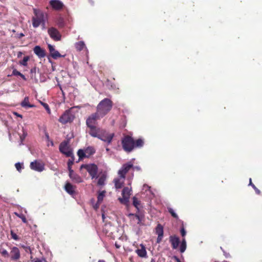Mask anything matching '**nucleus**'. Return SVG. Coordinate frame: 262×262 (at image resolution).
<instances>
[{
	"label": "nucleus",
	"instance_id": "1",
	"mask_svg": "<svg viewBox=\"0 0 262 262\" xmlns=\"http://www.w3.org/2000/svg\"><path fill=\"white\" fill-rule=\"evenodd\" d=\"M144 144V140L139 138L135 140L134 138L128 135H125L121 140V144L123 150L130 152L135 148H141L143 146Z\"/></svg>",
	"mask_w": 262,
	"mask_h": 262
},
{
	"label": "nucleus",
	"instance_id": "2",
	"mask_svg": "<svg viewBox=\"0 0 262 262\" xmlns=\"http://www.w3.org/2000/svg\"><path fill=\"white\" fill-rule=\"evenodd\" d=\"M113 103L108 98H104L101 100L97 106L96 113L103 118L111 110Z\"/></svg>",
	"mask_w": 262,
	"mask_h": 262
},
{
	"label": "nucleus",
	"instance_id": "3",
	"mask_svg": "<svg viewBox=\"0 0 262 262\" xmlns=\"http://www.w3.org/2000/svg\"><path fill=\"white\" fill-rule=\"evenodd\" d=\"M91 136L95 138H98L101 140L110 144L111 143L113 137H114V134H109L105 130L101 128H98L90 135Z\"/></svg>",
	"mask_w": 262,
	"mask_h": 262
},
{
	"label": "nucleus",
	"instance_id": "4",
	"mask_svg": "<svg viewBox=\"0 0 262 262\" xmlns=\"http://www.w3.org/2000/svg\"><path fill=\"white\" fill-rule=\"evenodd\" d=\"M102 117L96 112L91 114L86 120V124L89 128V133L91 135L96 131L99 127L96 126L97 121L100 120Z\"/></svg>",
	"mask_w": 262,
	"mask_h": 262
},
{
	"label": "nucleus",
	"instance_id": "5",
	"mask_svg": "<svg viewBox=\"0 0 262 262\" xmlns=\"http://www.w3.org/2000/svg\"><path fill=\"white\" fill-rule=\"evenodd\" d=\"M83 168L86 170L92 179L96 177L98 172V167L95 164H82L80 167V169L81 170Z\"/></svg>",
	"mask_w": 262,
	"mask_h": 262
},
{
	"label": "nucleus",
	"instance_id": "6",
	"mask_svg": "<svg viewBox=\"0 0 262 262\" xmlns=\"http://www.w3.org/2000/svg\"><path fill=\"white\" fill-rule=\"evenodd\" d=\"M132 188L128 187L123 188L122 191V198H119V202L123 204H126L129 202V199L131 195Z\"/></svg>",
	"mask_w": 262,
	"mask_h": 262
},
{
	"label": "nucleus",
	"instance_id": "7",
	"mask_svg": "<svg viewBox=\"0 0 262 262\" xmlns=\"http://www.w3.org/2000/svg\"><path fill=\"white\" fill-rule=\"evenodd\" d=\"M133 167V164L128 162L123 164L121 169L118 171V174L120 177L125 178V176L131 168Z\"/></svg>",
	"mask_w": 262,
	"mask_h": 262
},
{
	"label": "nucleus",
	"instance_id": "8",
	"mask_svg": "<svg viewBox=\"0 0 262 262\" xmlns=\"http://www.w3.org/2000/svg\"><path fill=\"white\" fill-rule=\"evenodd\" d=\"M30 166L31 169L38 172H41L45 169L44 164L37 160L31 162Z\"/></svg>",
	"mask_w": 262,
	"mask_h": 262
},
{
	"label": "nucleus",
	"instance_id": "9",
	"mask_svg": "<svg viewBox=\"0 0 262 262\" xmlns=\"http://www.w3.org/2000/svg\"><path fill=\"white\" fill-rule=\"evenodd\" d=\"M48 32L51 38L55 41H59L61 39V34L55 28L52 27L48 29Z\"/></svg>",
	"mask_w": 262,
	"mask_h": 262
},
{
	"label": "nucleus",
	"instance_id": "10",
	"mask_svg": "<svg viewBox=\"0 0 262 262\" xmlns=\"http://www.w3.org/2000/svg\"><path fill=\"white\" fill-rule=\"evenodd\" d=\"M49 3L52 9L56 11H60L64 7L63 3L59 0H51Z\"/></svg>",
	"mask_w": 262,
	"mask_h": 262
},
{
	"label": "nucleus",
	"instance_id": "11",
	"mask_svg": "<svg viewBox=\"0 0 262 262\" xmlns=\"http://www.w3.org/2000/svg\"><path fill=\"white\" fill-rule=\"evenodd\" d=\"M77 108L75 107H71L68 111H67V122H71L75 118Z\"/></svg>",
	"mask_w": 262,
	"mask_h": 262
},
{
	"label": "nucleus",
	"instance_id": "12",
	"mask_svg": "<svg viewBox=\"0 0 262 262\" xmlns=\"http://www.w3.org/2000/svg\"><path fill=\"white\" fill-rule=\"evenodd\" d=\"M169 242L173 249H177L180 243V238L176 235H171L169 237Z\"/></svg>",
	"mask_w": 262,
	"mask_h": 262
},
{
	"label": "nucleus",
	"instance_id": "13",
	"mask_svg": "<svg viewBox=\"0 0 262 262\" xmlns=\"http://www.w3.org/2000/svg\"><path fill=\"white\" fill-rule=\"evenodd\" d=\"M76 186L71 184L69 182H67V192L74 198L77 194L76 192Z\"/></svg>",
	"mask_w": 262,
	"mask_h": 262
},
{
	"label": "nucleus",
	"instance_id": "14",
	"mask_svg": "<svg viewBox=\"0 0 262 262\" xmlns=\"http://www.w3.org/2000/svg\"><path fill=\"white\" fill-rule=\"evenodd\" d=\"M10 257L12 260H17L20 257V252L18 248L13 247L11 248Z\"/></svg>",
	"mask_w": 262,
	"mask_h": 262
},
{
	"label": "nucleus",
	"instance_id": "15",
	"mask_svg": "<svg viewBox=\"0 0 262 262\" xmlns=\"http://www.w3.org/2000/svg\"><path fill=\"white\" fill-rule=\"evenodd\" d=\"M69 177L70 179L72 180V182L79 183L82 181V179L79 176L74 172V171L71 169L69 170Z\"/></svg>",
	"mask_w": 262,
	"mask_h": 262
},
{
	"label": "nucleus",
	"instance_id": "16",
	"mask_svg": "<svg viewBox=\"0 0 262 262\" xmlns=\"http://www.w3.org/2000/svg\"><path fill=\"white\" fill-rule=\"evenodd\" d=\"M141 249H138L136 250V253L138 256L142 258H146L147 257V252L145 246L143 244L140 245Z\"/></svg>",
	"mask_w": 262,
	"mask_h": 262
},
{
	"label": "nucleus",
	"instance_id": "17",
	"mask_svg": "<svg viewBox=\"0 0 262 262\" xmlns=\"http://www.w3.org/2000/svg\"><path fill=\"white\" fill-rule=\"evenodd\" d=\"M48 49L51 54V56L54 59H57L61 56L60 53L54 49V47L50 44H48Z\"/></svg>",
	"mask_w": 262,
	"mask_h": 262
},
{
	"label": "nucleus",
	"instance_id": "18",
	"mask_svg": "<svg viewBox=\"0 0 262 262\" xmlns=\"http://www.w3.org/2000/svg\"><path fill=\"white\" fill-rule=\"evenodd\" d=\"M33 51L34 53L40 58L44 57L46 55L45 51L38 46H35Z\"/></svg>",
	"mask_w": 262,
	"mask_h": 262
},
{
	"label": "nucleus",
	"instance_id": "19",
	"mask_svg": "<svg viewBox=\"0 0 262 262\" xmlns=\"http://www.w3.org/2000/svg\"><path fill=\"white\" fill-rule=\"evenodd\" d=\"M125 178L120 177L119 178H116L114 180V183L116 189H120L122 187L124 183Z\"/></svg>",
	"mask_w": 262,
	"mask_h": 262
},
{
	"label": "nucleus",
	"instance_id": "20",
	"mask_svg": "<svg viewBox=\"0 0 262 262\" xmlns=\"http://www.w3.org/2000/svg\"><path fill=\"white\" fill-rule=\"evenodd\" d=\"M42 17L40 16L36 15V17H33L32 19V25L34 28L38 27L42 21Z\"/></svg>",
	"mask_w": 262,
	"mask_h": 262
},
{
	"label": "nucleus",
	"instance_id": "21",
	"mask_svg": "<svg viewBox=\"0 0 262 262\" xmlns=\"http://www.w3.org/2000/svg\"><path fill=\"white\" fill-rule=\"evenodd\" d=\"M7 246V245L5 244H3L0 246V253L5 258H8L10 257L9 253L5 249V246Z\"/></svg>",
	"mask_w": 262,
	"mask_h": 262
},
{
	"label": "nucleus",
	"instance_id": "22",
	"mask_svg": "<svg viewBox=\"0 0 262 262\" xmlns=\"http://www.w3.org/2000/svg\"><path fill=\"white\" fill-rule=\"evenodd\" d=\"M129 216H134L136 217V219L138 220V224H140L141 222H142L144 218V215L142 213H139V212L138 213L135 214L130 213L129 214Z\"/></svg>",
	"mask_w": 262,
	"mask_h": 262
},
{
	"label": "nucleus",
	"instance_id": "23",
	"mask_svg": "<svg viewBox=\"0 0 262 262\" xmlns=\"http://www.w3.org/2000/svg\"><path fill=\"white\" fill-rule=\"evenodd\" d=\"M133 204L134 206L138 210V212H139V208L141 206V202L136 197L134 196L133 198Z\"/></svg>",
	"mask_w": 262,
	"mask_h": 262
},
{
	"label": "nucleus",
	"instance_id": "24",
	"mask_svg": "<svg viewBox=\"0 0 262 262\" xmlns=\"http://www.w3.org/2000/svg\"><path fill=\"white\" fill-rule=\"evenodd\" d=\"M84 151L87 157H89V156L93 155L95 152V149L91 146L87 147L84 149Z\"/></svg>",
	"mask_w": 262,
	"mask_h": 262
},
{
	"label": "nucleus",
	"instance_id": "25",
	"mask_svg": "<svg viewBox=\"0 0 262 262\" xmlns=\"http://www.w3.org/2000/svg\"><path fill=\"white\" fill-rule=\"evenodd\" d=\"M56 23L59 27L62 28L64 26V19L63 17L61 16H58L57 20H56Z\"/></svg>",
	"mask_w": 262,
	"mask_h": 262
},
{
	"label": "nucleus",
	"instance_id": "26",
	"mask_svg": "<svg viewBox=\"0 0 262 262\" xmlns=\"http://www.w3.org/2000/svg\"><path fill=\"white\" fill-rule=\"evenodd\" d=\"M156 232L158 235L163 236V226L158 224L156 228Z\"/></svg>",
	"mask_w": 262,
	"mask_h": 262
},
{
	"label": "nucleus",
	"instance_id": "27",
	"mask_svg": "<svg viewBox=\"0 0 262 262\" xmlns=\"http://www.w3.org/2000/svg\"><path fill=\"white\" fill-rule=\"evenodd\" d=\"M106 191L105 190H103L102 191L99 192L98 197H97V204H100L102 202L104 197L105 196V194Z\"/></svg>",
	"mask_w": 262,
	"mask_h": 262
},
{
	"label": "nucleus",
	"instance_id": "28",
	"mask_svg": "<svg viewBox=\"0 0 262 262\" xmlns=\"http://www.w3.org/2000/svg\"><path fill=\"white\" fill-rule=\"evenodd\" d=\"M75 47L77 51H80L85 47V45L83 41H80L76 43Z\"/></svg>",
	"mask_w": 262,
	"mask_h": 262
},
{
	"label": "nucleus",
	"instance_id": "29",
	"mask_svg": "<svg viewBox=\"0 0 262 262\" xmlns=\"http://www.w3.org/2000/svg\"><path fill=\"white\" fill-rule=\"evenodd\" d=\"M21 106L24 107H32L33 105L29 104L28 97H25L24 101L21 102Z\"/></svg>",
	"mask_w": 262,
	"mask_h": 262
},
{
	"label": "nucleus",
	"instance_id": "30",
	"mask_svg": "<svg viewBox=\"0 0 262 262\" xmlns=\"http://www.w3.org/2000/svg\"><path fill=\"white\" fill-rule=\"evenodd\" d=\"M186 249V239L184 238L181 243L180 251L181 253L184 252Z\"/></svg>",
	"mask_w": 262,
	"mask_h": 262
},
{
	"label": "nucleus",
	"instance_id": "31",
	"mask_svg": "<svg viewBox=\"0 0 262 262\" xmlns=\"http://www.w3.org/2000/svg\"><path fill=\"white\" fill-rule=\"evenodd\" d=\"M77 155L79 157V160L87 157L84 150L83 149H79L77 152Z\"/></svg>",
	"mask_w": 262,
	"mask_h": 262
},
{
	"label": "nucleus",
	"instance_id": "32",
	"mask_svg": "<svg viewBox=\"0 0 262 262\" xmlns=\"http://www.w3.org/2000/svg\"><path fill=\"white\" fill-rule=\"evenodd\" d=\"M60 151L64 155H66V141H63L59 146Z\"/></svg>",
	"mask_w": 262,
	"mask_h": 262
},
{
	"label": "nucleus",
	"instance_id": "33",
	"mask_svg": "<svg viewBox=\"0 0 262 262\" xmlns=\"http://www.w3.org/2000/svg\"><path fill=\"white\" fill-rule=\"evenodd\" d=\"M167 209H168V212L171 215V216L176 219H178V215L174 212V210H173V209H172L171 208H167Z\"/></svg>",
	"mask_w": 262,
	"mask_h": 262
},
{
	"label": "nucleus",
	"instance_id": "34",
	"mask_svg": "<svg viewBox=\"0 0 262 262\" xmlns=\"http://www.w3.org/2000/svg\"><path fill=\"white\" fill-rule=\"evenodd\" d=\"M68 143L67 141V157H74L73 152L71 149H70L68 146Z\"/></svg>",
	"mask_w": 262,
	"mask_h": 262
},
{
	"label": "nucleus",
	"instance_id": "35",
	"mask_svg": "<svg viewBox=\"0 0 262 262\" xmlns=\"http://www.w3.org/2000/svg\"><path fill=\"white\" fill-rule=\"evenodd\" d=\"M249 181H250L249 185H251L253 187V188L254 189L256 193L257 194H259V195L260 194V193H261L260 191L257 188H256V187L255 186L254 184H253L252 183L251 178L250 179Z\"/></svg>",
	"mask_w": 262,
	"mask_h": 262
},
{
	"label": "nucleus",
	"instance_id": "36",
	"mask_svg": "<svg viewBox=\"0 0 262 262\" xmlns=\"http://www.w3.org/2000/svg\"><path fill=\"white\" fill-rule=\"evenodd\" d=\"M74 161V157H71V158L69 160L68 162V169L71 170L72 169V165L73 164Z\"/></svg>",
	"mask_w": 262,
	"mask_h": 262
},
{
	"label": "nucleus",
	"instance_id": "37",
	"mask_svg": "<svg viewBox=\"0 0 262 262\" xmlns=\"http://www.w3.org/2000/svg\"><path fill=\"white\" fill-rule=\"evenodd\" d=\"M29 59V56H25L23 59V60L20 61V64L24 66H26L27 65V62Z\"/></svg>",
	"mask_w": 262,
	"mask_h": 262
},
{
	"label": "nucleus",
	"instance_id": "38",
	"mask_svg": "<svg viewBox=\"0 0 262 262\" xmlns=\"http://www.w3.org/2000/svg\"><path fill=\"white\" fill-rule=\"evenodd\" d=\"M105 180V179L104 177H101L98 179V182H97V184L98 185H100V186L104 185Z\"/></svg>",
	"mask_w": 262,
	"mask_h": 262
},
{
	"label": "nucleus",
	"instance_id": "39",
	"mask_svg": "<svg viewBox=\"0 0 262 262\" xmlns=\"http://www.w3.org/2000/svg\"><path fill=\"white\" fill-rule=\"evenodd\" d=\"M15 214L17 216H18V217L20 218L22 220V221L24 223H27V220H26V217H25V215L24 214H18V213H17L16 212H15Z\"/></svg>",
	"mask_w": 262,
	"mask_h": 262
},
{
	"label": "nucleus",
	"instance_id": "40",
	"mask_svg": "<svg viewBox=\"0 0 262 262\" xmlns=\"http://www.w3.org/2000/svg\"><path fill=\"white\" fill-rule=\"evenodd\" d=\"M65 116H66V112H64L62 115H61V116L60 117V118L59 119V121L61 123H62V124H66V118H65Z\"/></svg>",
	"mask_w": 262,
	"mask_h": 262
},
{
	"label": "nucleus",
	"instance_id": "41",
	"mask_svg": "<svg viewBox=\"0 0 262 262\" xmlns=\"http://www.w3.org/2000/svg\"><path fill=\"white\" fill-rule=\"evenodd\" d=\"M40 103L45 107V108L47 112L49 114H50L51 113V111H50V110L49 105L47 103H43V102H40Z\"/></svg>",
	"mask_w": 262,
	"mask_h": 262
},
{
	"label": "nucleus",
	"instance_id": "42",
	"mask_svg": "<svg viewBox=\"0 0 262 262\" xmlns=\"http://www.w3.org/2000/svg\"><path fill=\"white\" fill-rule=\"evenodd\" d=\"M15 168L18 171H20L21 170V168H23L22 165L20 163H16L15 164Z\"/></svg>",
	"mask_w": 262,
	"mask_h": 262
},
{
	"label": "nucleus",
	"instance_id": "43",
	"mask_svg": "<svg viewBox=\"0 0 262 262\" xmlns=\"http://www.w3.org/2000/svg\"><path fill=\"white\" fill-rule=\"evenodd\" d=\"M11 235L13 239L15 240L18 239V236L12 230L11 231Z\"/></svg>",
	"mask_w": 262,
	"mask_h": 262
},
{
	"label": "nucleus",
	"instance_id": "44",
	"mask_svg": "<svg viewBox=\"0 0 262 262\" xmlns=\"http://www.w3.org/2000/svg\"><path fill=\"white\" fill-rule=\"evenodd\" d=\"M12 74L15 76H20L21 75V73L17 71L16 69H14L12 71Z\"/></svg>",
	"mask_w": 262,
	"mask_h": 262
},
{
	"label": "nucleus",
	"instance_id": "45",
	"mask_svg": "<svg viewBox=\"0 0 262 262\" xmlns=\"http://www.w3.org/2000/svg\"><path fill=\"white\" fill-rule=\"evenodd\" d=\"M180 232H181V234L183 237L185 236V235L186 234V232L183 227L181 229Z\"/></svg>",
	"mask_w": 262,
	"mask_h": 262
},
{
	"label": "nucleus",
	"instance_id": "46",
	"mask_svg": "<svg viewBox=\"0 0 262 262\" xmlns=\"http://www.w3.org/2000/svg\"><path fill=\"white\" fill-rule=\"evenodd\" d=\"M163 236L158 235V237H157V243H160L161 242Z\"/></svg>",
	"mask_w": 262,
	"mask_h": 262
},
{
	"label": "nucleus",
	"instance_id": "47",
	"mask_svg": "<svg viewBox=\"0 0 262 262\" xmlns=\"http://www.w3.org/2000/svg\"><path fill=\"white\" fill-rule=\"evenodd\" d=\"M67 22L68 21L69 23L72 21V19L70 18L69 16L67 14ZM68 27V24H67V28Z\"/></svg>",
	"mask_w": 262,
	"mask_h": 262
},
{
	"label": "nucleus",
	"instance_id": "48",
	"mask_svg": "<svg viewBox=\"0 0 262 262\" xmlns=\"http://www.w3.org/2000/svg\"><path fill=\"white\" fill-rule=\"evenodd\" d=\"M14 114L15 115H16V116L19 117H20V118H22V117H23V116H22V115H21L19 114L18 113H16V112H14Z\"/></svg>",
	"mask_w": 262,
	"mask_h": 262
},
{
	"label": "nucleus",
	"instance_id": "49",
	"mask_svg": "<svg viewBox=\"0 0 262 262\" xmlns=\"http://www.w3.org/2000/svg\"><path fill=\"white\" fill-rule=\"evenodd\" d=\"M23 36H24V34L23 33H19V34H18V37L19 38H20L21 37H22Z\"/></svg>",
	"mask_w": 262,
	"mask_h": 262
},
{
	"label": "nucleus",
	"instance_id": "50",
	"mask_svg": "<svg viewBox=\"0 0 262 262\" xmlns=\"http://www.w3.org/2000/svg\"><path fill=\"white\" fill-rule=\"evenodd\" d=\"M19 76H20L24 80H26L25 76L23 74L21 73V75Z\"/></svg>",
	"mask_w": 262,
	"mask_h": 262
},
{
	"label": "nucleus",
	"instance_id": "51",
	"mask_svg": "<svg viewBox=\"0 0 262 262\" xmlns=\"http://www.w3.org/2000/svg\"><path fill=\"white\" fill-rule=\"evenodd\" d=\"M175 259L176 260V262H181L179 258L177 257H175Z\"/></svg>",
	"mask_w": 262,
	"mask_h": 262
},
{
	"label": "nucleus",
	"instance_id": "52",
	"mask_svg": "<svg viewBox=\"0 0 262 262\" xmlns=\"http://www.w3.org/2000/svg\"><path fill=\"white\" fill-rule=\"evenodd\" d=\"M22 53L21 52H19L17 54L18 57H19L21 56Z\"/></svg>",
	"mask_w": 262,
	"mask_h": 262
},
{
	"label": "nucleus",
	"instance_id": "53",
	"mask_svg": "<svg viewBox=\"0 0 262 262\" xmlns=\"http://www.w3.org/2000/svg\"><path fill=\"white\" fill-rule=\"evenodd\" d=\"M60 90H61V91L62 92V95L63 96V99H64V92H63V91L62 90V89L61 88H60Z\"/></svg>",
	"mask_w": 262,
	"mask_h": 262
},
{
	"label": "nucleus",
	"instance_id": "54",
	"mask_svg": "<svg viewBox=\"0 0 262 262\" xmlns=\"http://www.w3.org/2000/svg\"><path fill=\"white\" fill-rule=\"evenodd\" d=\"M115 246H116V247L117 248H118H118H120V247L119 245H118V244H117L116 243L115 244Z\"/></svg>",
	"mask_w": 262,
	"mask_h": 262
},
{
	"label": "nucleus",
	"instance_id": "55",
	"mask_svg": "<svg viewBox=\"0 0 262 262\" xmlns=\"http://www.w3.org/2000/svg\"><path fill=\"white\" fill-rule=\"evenodd\" d=\"M151 262H155V260L153 258L151 259Z\"/></svg>",
	"mask_w": 262,
	"mask_h": 262
},
{
	"label": "nucleus",
	"instance_id": "56",
	"mask_svg": "<svg viewBox=\"0 0 262 262\" xmlns=\"http://www.w3.org/2000/svg\"><path fill=\"white\" fill-rule=\"evenodd\" d=\"M63 188L66 190V184L63 186Z\"/></svg>",
	"mask_w": 262,
	"mask_h": 262
},
{
	"label": "nucleus",
	"instance_id": "57",
	"mask_svg": "<svg viewBox=\"0 0 262 262\" xmlns=\"http://www.w3.org/2000/svg\"><path fill=\"white\" fill-rule=\"evenodd\" d=\"M51 144H52V145H53V142H51Z\"/></svg>",
	"mask_w": 262,
	"mask_h": 262
},
{
	"label": "nucleus",
	"instance_id": "58",
	"mask_svg": "<svg viewBox=\"0 0 262 262\" xmlns=\"http://www.w3.org/2000/svg\"><path fill=\"white\" fill-rule=\"evenodd\" d=\"M31 72H34V71H33V70H31Z\"/></svg>",
	"mask_w": 262,
	"mask_h": 262
},
{
	"label": "nucleus",
	"instance_id": "59",
	"mask_svg": "<svg viewBox=\"0 0 262 262\" xmlns=\"http://www.w3.org/2000/svg\"><path fill=\"white\" fill-rule=\"evenodd\" d=\"M31 72H34V71H33V70H31Z\"/></svg>",
	"mask_w": 262,
	"mask_h": 262
},
{
	"label": "nucleus",
	"instance_id": "60",
	"mask_svg": "<svg viewBox=\"0 0 262 262\" xmlns=\"http://www.w3.org/2000/svg\"><path fill=\"white\" fill-rule=\"evenodd\" d=\"M215 262H217V261H215Z\"/></svg>",
	"mask_w": 262,
	"mask_h": 262
}]
</instances>
